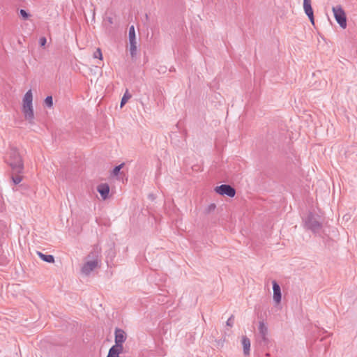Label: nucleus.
Returning a JSON list of instances; mask_svg holds the SVG:
<instances>
[{"mask_svg": "<svg viewBox=\"0 0 357 357\" xmlns=\"http://www.w3.org/2000/svg\"><path fill=\"white\" fill-rule=\"evenodd\" d=\"M100 250L96 246L86 257V261L83 264L81 271L85 275H89L93 270L100 266Z\"/></svg>", "mask_w": 357, "mask_h": 357, "instance_id": "f257e3e1", "label": "nucleus"}, {"mask_svg": "<svg viewBox=\"0 0 357 357\" xmlns=\"http://www.w3.org/2000/svg\"><path fill=\"white\" fill-rule=\"evenodd\" d=\"M6 162L14 174H21L24 169L22 158L16 148H10L7 153Z\"/></svg>", "mask_w": 357, "mask_h": 357, "instance_id": "f03ea898", "label": "nucleus"}, {"mask_svg": "<svg viewBox=\"0 0 357 357\" xmlns=\"http://www.w3.org/2000/svg\"><path fill=\"white\" fill-rule=\"evenodd\" d=\"M32 101V92L31 90H29L28 91H26L23 98L22 112L24 114L26 120L29 121L30 123H33V120L34 119Z\"/></svg>", "mask_w": 357, "mask_h": 357, "instance_id": "7ed1b4c3", "label": "nucleus"}, {"mask_svg": "<svg viewBox=\"0 0 357 357\" xmlns=\"http://www.w3.org/2000/svg\"><path fill=\"white\" fill-rule=\"evenodd\" d=\"M333 12L334 17L339 25L345 29L347 27V17L346 14L341 6H336L333 7Z\"/></svg>", "mask_w": 357, "mask_h": 357, "instance_id": "20e7f679", "label": "nucleus"}, {"mask_svg": "<svg viewBox=\"0 0 357 357\" xmlns=\"http://www.w3.org/2000/svg\"><path fill=\"white\" fill-rule=\"evenodd\" d=\"M305 227L314 233L319 232L321 229V224L312 215L310 214L305 221Z\"/></svg>", "mask_w": 357, "mask_h": 357, "instance_id": "39448f33", "label": "nucleus"}, {"mask_svg": "<svg viewBox=\"0 0 357 357\" xmlns=\"http://www.w3.org/2000/svg\"><path fill=\"white\" fill-rule=\"evenodd\" d=\"M215 191L221 195H227L229 197H234L236 195V190L229 185L222 184L217 186Z\"/></svg>", "mask_w": 357, "mask_h": 357, "instance_id": "423d86ee", "label": "nucleus"}, {"mask_svg": "<svg viewBox=\"0 0 357 357\" xmlns=\"http://www.w3.org/2000/svg\"><path fill=\"white\" fill-rule=\"evenodd\" d=\"M258 331H259V335L260 337V340H259V343L261 344H264V345L267 344L268 342V328L264 324V321H259Z\"/></svg>", "mask_w": 357, "mask_h": 357, "instance_id": "0eeeda50", "label": "nucleus"}, {"mask_svg": "<svg viewBox=\"0 0 357 357\" xmlns=\"http://www.w3.org/2000/svg\"><path fill=\"white\" fill-rule=\"evenodd\" d=\"M127 335L126 332L119 328H116L114 331V342L116 346L123 347V344L126 342Z\"/></svg>", "mask_w": 357, "mask_h": 357, "instance_id": "6e6552de", "label": "nucleus"}, {"mask_svg": "<svg viewBox=\"0 0 357 357\" xmlns=\"http://www.w3.org/2000/svg\"><path fill=\"white\" fill-rule=\"evenodd\" d=\"M303 8L311 23L314 24V13L311 6V0H303Z\"/></svg>", "mask_w": 357, "mask_h": 357, "instance_id": "1a4fd4ad", "label": "nucleus"}, {"mask_svg": "<svg viewBox=\"0 0 357 357\" xmlns=\"http://www.w3.org/2000/svg\"><path fill=\"white\" fill-rule=\"evenodd\" d=\"M273 290V301L276 304H279L281 302L282 294L280 285L275 280L272 282Z\"/></svg>", "mask_w": 357, "mask_h": 357, "instance_id": "9d476101", "label": "nucleus"}, {"mask_svg": "<svg viewBox=\"0 0 357 357\" xmlns=\"http://www.w3.org/2000/svg\"><path fill=\"white\" fill-rule=\"evenodd\" d=\"M97 190L103 199H106L109 195V186L107 183H101L98 185Z\"/></svg>", "mask_w": 357, "mask_h": 357, "instance_id": "9b49d317", "label": "nucleus"}, {"mask_svg": "<svg viewBox=\"0 0 357 357\" xmlns=\"http://www.w3.org/2000/svg\"><path fill=\"white\" fill-rule=\"evenodd\" d=\"M123 347H118L113 345L108 351L107 357H119V354L123 352Z\"/></svg>", "mask_w": 357, "mask_h": 357, "instance_id": "f8f14e48", "label": "nucleus"}, {"mask_svg": "<svg viewBox=\"0 0 357 357\" xmlns=\"http://www.w3.org/2000/svg\"><path fill=\"white\" fill-rule=\"evenodd\" d=\"M242 344L243 347V354L246 356L250 355V340L247 336L242 337Z\"/></svg>", "mask_w": 357, "mask_h": 357, "instance_id": "ddd939ff", "label": "nucleus"}, {"mask_svg": "<svg viewBox=\"0 0 357 357\" xmlns=\"http://www.w3.org/2000/svg\"><path fill=\"white\" fill-rule=\"evenodd\" d=\"M38 255L39 257L44 261L48 262V263H54V257L52 255H45L40 252H38Z\"/></svg>", "mask_w": 357, "mask_h": 357, "instance_id": "4468645a", "label": "nucleus"}, {"mask_svg": "<svg viewBox=\"0 0 357 357\" xmlns=\"http://www.w3.org/2000/svg\"><path fill=\"white\" fill-rule=\"evenodd\" d=\"M130 42V52L132 57H134L136 55L137 52V42L136 40Z\"/></svg>", "mask_w": 357, "mask_h": 357, "instance_id": "2eb2a0df", "label": "nucleus"}, {"mask_svg": "<svg viewBox=\"0 0 357 357\" xmlns=\"http://www.w3.org/2000/svg\"><path fill=\"white\" fill-rule=\"evenodd\" d=\"M128 35H129V41H133V40H136L135 27H134L133 25H132L129 28V33H128Z\"/></svg>", "mask_w": 357, "mask_h": 357, "instance_id": "dca6fc26", "label": "nucleus"}, {"mask_svg": "<svg viewBox=\"0 0 357 357\" xmlns=\"http://www.w3.org/2000/svg\"><path fill=\"white\" fill-rule=\"evenodd\" d=\"M130 98H131V95H130L128 93V91H126L121 98V107H123V105L128 102V99H130Z\"/></svg>", "mask_w": 357, "mask_h": 357, "instance_id": "f3484780", "label": "nucleus"}, {"mask_svg": "<svg viewBox=\"0 0 357 357\" xmlns=\"http://www.w3.org/2000/svg\"><path fill=\"white\" fill-rule=\"evenodd\" d=\"M11 178L15 185L19 184L22 180V177L20 175V174H16L15 175L13 174Z\"/></svg>", "mask_w": 357, "mask_h": 357, "instance_id": "a211bd4d", "label": "nucleus"}, {"mask_svg": "<svg viewBox=\"0 0 357 357\" xmlns=\"http://www.w3.org/2000/svg\"><path fill=\"white\" fill-rule=\"evenodd\" d=\"M124 165V163H121L119 165H117L116 166L114 169H113V171H112V174L114 176H117L119 172H120V170L123 168Z\"/></svg>", "mask_w": 357, "mask_h": 357, "instance_id": "6ab92c4d", "label": "nucleus"}, {"mask_svg": "<svg viewBox=\"0 0 357 357\" xmlns=\"http://www.w3.org/2000/svg\"><path fill=\"white\" fill-rule=\"evenodd\" d=\"M45 104L48 107H52V105H53V99H52V97L51 96H48L46 97V98L45 99Z\"/></svg>", "mask_w": 357, "mask_h": 357, "instance_id": "aec40b11", "label": "nucleus"}, {"mask_svg": "<svg viewBox=\"0 0 357 357\" xmlns=\"http://www.w3.org/2000/svg\"><path fill=\"white\" fill-rule=\"evenodd\" d=\"M20 15L23 17L24 20L28 19L29 17V14L24 9H21L20 10Z\"/></svg>", "mask_w": 357, "mask_h": 357, "instance_id": "412c9836", "label": "nucleus"}, {"mask_svg": "<svg viewBox=\"0 0 357 357\" xmlns=\"http://www.w3.org/2000/svg\"><path fill=\"white\" fill-rule=\"evenodd\" d=\"M105 23L106 25H112L114 23V20L112 17L107 16L105 19Z\"/></svg>", "mask_w": 357, "mask_h": 357, "instance_id": "4be33fe9", "label": "nucleus"}, {"mask_svg": "<svg viewBox=\"0 0 357 357\" xmlns=\"http://www.w3.org/2000/svg\"><path fill=\"white\" fill-rule=\"evenodd\" d=\"M94 58H98L100 59H102V52L100 49L98 48L96 51L93 54Z\"/></svg>", "mask_w": 357, "mask_h": 357, "instance_id": "5701e85b", "label": "nucleus"}, {"mask_svg": "<svg viewBox=\"0 0 357 357\" xmlns=\"http://www.w3.org/2000/svg\"><path fill=\"white\" fill-rule=\"evenodd\" d=\"M216 206L215 204H211L208 206V207L206 208V213H209L211 211H214Z\"/></svg>", "mask_w": 357, "mask_h": 357, "instance_id": "b1692460", "label": "nucleus"}, {"mask_svg": "<svg viewBox=\"0 0 357 357\" xmlns=\"http://www.w3.org/2000/svg\"><path fill=\"white\" fill-rule=\"evenodd\" d=\"M234 315H231L227 321V325L229 326H232L234 324Z\"/></svg>", "mask_w": 357, "mask_h": 357, "instance_id": "393cba45", "label": "nucleus"}, {"mask_svg": "<svg viewBox=\"0 0 357 357\" xmlns=\"http://www.w3.org/2000/svg\"><path fill=\"white\" fill-rule=\"evenodd\" d=\"M46 42H47V40L45 37H42L39 40V43L41 47L45 46L46 44Z\"/></svg>", "mask_w": 357, "mask_h": 357, "instance_id": "a878e982", "label": "nucleus"}, {"mask_svg": "<svg viewBox=\"0 0 357 357\" xmlns=\"http://www.w3.org/2000/svg\"><path fill=\"white\" fill-rule=\"evenodd\" d=\"M265 356H266V357H269V356H270V354H269V353H266Z\"/></svg>", "mask_w": 357, "mask_h": 357, "instance_id": "bb28decb", "label": "nucleus"}, {"mask_svg": "<svg viewBox=\"0 0 357 357\" xmlns=\"http://www.w3.org/2000/svg\"><path fill=\"white\" fill-rule=\"evenodd\" d=\"M323 333H326V331L324 329H322Z\"/></svg>", "mask_w": 357, "mask_h": 357, "instance_id": "cd10ccee", "label": "nucleus"}]
</instances>
